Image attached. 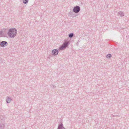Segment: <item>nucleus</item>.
<instances>
[{"instance_id": "17", "label": "nucleus", "mask_w": 129, "mask_h": 129, "mask_svg": "<svg viewBox=\"0 0 129 129\" xmlns=\"http://www.w3.org/2000/svg\"><path fill=\"white\" fill-rule=\"evenodd\" d=\"M56 86L55 85H52V87L53 88H55Z\"/></svg>"}, {"instance_id": "6", "label": "nucleus", "mask_w": 129, "mask_h": 129, "mask_svg": "<svg viewBox=\"0 0 129 129\" xmlns=\"http://www.w3.org/2000/svg\"><path fill=\"white\" fill-rule=\"evenodd\" d=\"M57 129H66L62 123L59 124Z\"/></svg>"}, {"instance_id": "3", "label": "nucleus", "mask_w": 129, "mask_h": 129, "mask_svg": "<svg viewBox=\"0 0 129 129\" xmlns=\"http://www.w3.org/2000/svg\"><path fill=\"white\" fill-rule=\"evenodd\" d=\"M8 45L7 42L5 41H2L0 42V46L2 47H4L7 46Z\"/></svg>"}, {"instance_id": "5", "label": "nucleus", "mask_w": 129, "mask_h": 129, "mask_svg": "<svg viewBox=\"0 0 129 129\" xmlns=\"http://www.w3.org/2000/svg\"><path fill=\"white\" fill-rule=\"evenodd\" d=\"M58 53V51L56 49H54L52 51V53L54 55H57Z\"/></svg>"}, {"instance_id": "1", "label": "nucleus", "mask_w": 129, "mask_h": 129, "mask_svg": "<svg viewBox=\"0 0 129 129\" xmlns=\"http://www.w3.org/2000/svg\"><path fill=\"white\" fill-rule=\"evenodd\" d=\"M17 30L15 28H12L9 30L8 33V36L11 38H14L16 35Z\"/></svg>"}, {"instance_id": "15", "label": "nucleus", "mask_w": 129, "mask_h": 129, "mask_svg": "<svg viewBox=\"0 0 129 129\" xmlns=\"http://www.w3.org/2000/svg\"><path fill=\"white\" fill-rule=\"evenodd\" d=\"M3 32L2 31H0V35L2 36L3 35Z\"/></svg>"}, {"instance_id": "2", "label": "nucleus", "mask_w": 129, "mask_h": 129, "mask_svg": "<svg viewBox=\"0 0 129 129\" xmlns=\"http://www.w3.org/2000/svg\"><path fill=\"white\" fill-rule=\"evenodd\" d=\"M80 7L78 6H75L73 10V12L76 13H78L80 12Z\"/></svg>"}, {"instance_id": "8", "label": "nucleus", "mask_w": 129, "mask_h": 129, "mask_svg": "<svg viewBox=\"0 0 129 129\" xmlns=\"http://www.w3.org/2000/svg\"><path fill=\"white\" fill-rule=\"evenodd\" d=\"M12 100L11 98L10 97H7L6 99V101L7 103H9Z\"/></svg>"}, {"instance_id": "10", "label": "nucleus", "mask_w": 129, "mask_h": 129, "mask_svg": "<svg viewBox=\"0 0 129 129\" xmlns=\"http://www.w3.org/2000/svg\"><path fill=\"white\" fill-rule=\"evenodd\" d=\"M66 48L62 45L59 47V49L60 50H62Z\"/></svg>"}, {"instance_id": "16", "label": "nucleus", "mask_w": 129, "mask_h": 129, "mask_svg": "<svg viewBox=\"0 0 129 129\" xmlns=\"http://www.w3.org/2000/svg\"><path fill=\"white\" fill-rule=\"evenodd\" d=\"M2 62V59L1 58H0V64H1Z\"/></svg>"}, {"instance_id": "11", "label": "nucleus", "mask_w": 129, "mask_h": 129, "mask_svg": "<svg viewBox=\"0 0 129 129\" xmlns=\"http://www.w3.org/2000/svg\"><path fill=\"white\" fill-rule=\"evenodd\" d=\"M4 125L3 124L0 123V129H4Z\"/></svg>"}, {"instance_id": "12", "label": "nucleus", "mask_w": 129, "mask_h": 129, "mask_svg": "<svg viewBox=\"0 0 129 129\" xmlns=\"http://www.w3.org/2000/svg\"><path fill=\"white\" fill-rule=\"evenodd\" d=\"M112 57V55L111 54H108L106 56V58L108 59Z\"/></svg>"}, {"instance_id": "13", "label": "nucleus", "mask_w": 129, "mask_h": 129, "mask_svg": "<svg viewBox=\"0 0 129 129\" xmlns=\"http://www.w3.org/2000/svg\"><path fill=\"white\" fill-rule=\"evenodd\" d=\"M74 34L73 33L69 34L68 35L69 37L70 38H72L74 36Z\"/></svg>"}, {"instance_id": "9", "label": "nucleus", "mask_w": 129, "mask_h": 129, "mask_svg": "<svg viewBox=\"0 0 129 129\" xmlns=\"http://www.w3.org/2000/svg\"><path fill=\"white\" fill-rule=\"evenodd\" d=\"M118 15L119 16H120V17H122L124 16V13L120 11L118 13Z\"/></svg>"}, {"instance_id": "7", "label": "nucleus", "mask_w": 129, "mask_h": 129, "mask_svg": "<svg viewBox=\"0 0 129 129\" xmlns=\"http://www.w3.org/2000/svg\"><path fill=\"white\" fill-rule=\"evenodd\" d=\"M69 44V42L68 41H66L64 42L62 45L66 48L68 47Z\"/></svg>"}, {"instance_id": "4", "label": "nucleus", "mask_w": 129, "mask_h": 129, "mask_svg": "<svg viewBox=\"0 0 129 129\" xmlns=\"http://www.w3.org/2000/svg\"><path fill=\"white\" fill-rule=\"evenodd\" d=\"M69 16L70 17L73 18L76 17L78 15L76 14H75L72 11L70 12L68 14Z\"/></svg>"}, {"instance_id": "14", "label": "nucleus", "mask_w": 129, "mask_h": 129, "mask_svg": "<svg viewBox=\"0 0 129 129\" xmlns=\"http://www.w3.org/2000/svg\"><path fill=\"white\" fill-rule=\"evenodd\" d=\"M29 0H23V2L24 4H27Z\"/></svg>"}]
</instances>
